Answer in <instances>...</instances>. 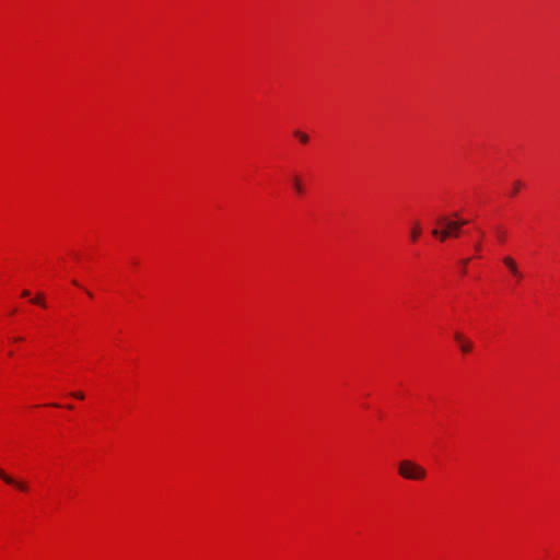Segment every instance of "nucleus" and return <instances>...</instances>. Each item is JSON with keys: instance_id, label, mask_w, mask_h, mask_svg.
<instances>
[{"instance_id": "nucleus-12", "label": "nucleus", "mask_w": 560, "mask_h": 560, "mask_svg": "<svg viewBox=\"0 0 560 560\" xmlns=\"http://www.w3.org/2000/svg\"><path fill=\"white\" fill-rule=\"evenodd\" d=\"M498 238L500 242H504L505 241V233L501 230L498 231Z\"/></svg>"}, {"instance_id": "nucleus-2", "label": "nucleus", "mask_w": 560, "mask_h": 560, "mask_svg": "<svg viewBox=\"0 0 560 560\" xmlns=\"http://www.w3.org/2000/svg\"><path fill=\"white\" fill-rule=\"evenodd\" d=\"M440 224L444 225V230L440 231L434 229L432 231V235L440 237L442 241L448 238L450 236H457L460 229V223L447 220L446 218H440L438 221Z\"/></svg>"}, {"instance_id": "nucleus-7", "label": "nucleus", "mask_w": 560, "mask_h": 560, "mask_svg": "<svg viewBox=\"0 0 560 560\" xmlns=\"http://www.w3.org/2000/svg\"><path fill=\"white\" fill-rule=\"evenodd\" d=\"M421 233L420 225L418 222L415 223L413 229L411 230L410 236L412 241H417Z\"/></svg>"}, {"instance_id": "nucleus-3", "label": "nucleus", "mask_w": 560, "mask_h": 560, "mask_svg": "<svg viewBox=\"0 0 560 560\" xmlns=\"http://www.w3.org/2000/svg\"><path fill=\"white\" fill-rule=\"evenodd\" d=\"M0 479L9 486L16 488L20 491L26 492L28 490V485L23 480L14 479L12 476L8 475L4 470L0 468Z\"/></svg>"}, {"instance_id": "nucleus-15", "label": "nucleus", "mask_w": 560, "mask_h": 560, "mask_svg": "<svg viewBox=\"0 0 560 560\" xmlns=\"http://www.w3.org/2000/svg\"><path fill=\"white\" fill-rule=\"evenodd\" d=\"M458 222L460 223V226H463V225H465V224L467 223V221H466V220H460V221H458Z\"/></svg>"}, {"instance_id": "nucleus-13", "label": "nucleus", "mask_w": 560, "mask_h": 560, "mask_svg": "<svg viewBox=\"0 0 560 560\" xmlns=\"http://www.w3.org/2000/svg\"><path fill=\"white\" fill-rule=\"evenodd\" d=\"M21 295H22L23 298H28V296H30V291H28V290H23V291H22V293H21Z\"/></svg>"}, {"instance_id": "nucleus-4", "label": "nucleus", "mask_w": 560, "mask_h": 560, "mask_svg": "<svg viewBox=\"0 0 560 560\" xmlns=\"http://www.w3.org/2000/svg\"><path fill=\"white\" fill-rule=\"evenodd\" d=\"M454 339L459 345V348L463 352L467 353L471 350V348H472L471 341L468 340L467 338H465L463 334L456 331L454 334Z\"/></svg>"}, {"instance_id": "nucleus-14", "label": "nucleus", "mask_w": 560, "mask_h": 560, "mask_svg": "<svg viewBox=\"0 0 560 560\" xmlns=\"http://www.w3.org/2000/svg\"><path fill=\"white\" fill-rule=\"evenodd\" d=\"M468 262H469V259L462 260V264H463L464 268L467 266Z\"/></svg>"}, {"instance_id": "nucleus-11", "label": "nucleus", "mask_w": 560, "mask_h": 560, "mask_svg": "<svg viewBox=\"0 0 560 560\" xmlns=\"http://www.w3.org/2000/svg\"><path fill=\"white\" fill-rule=\"evenodd\" d=\"M71 396L74 397V398H78V399H83L84 398V395H83L82 392L71 393Z\"/></svg>"}, {"instance_id": "nucleus-16", "label": "nucleus", "mask_w": 560, "mask_h": 560, "mask_svg": "<svg viewBox=\"0 0 560 560\" xmlns=\"http://www.w3.org/2000/svg\"><path fill=\"white\" fill-rule=\"evenodd\" d=\"M475 248H476L477 250H479V249H480V244H476Z\"/></svg>"}, {"instance_id": "nucleus-8", "label": "nucleus", "mask_w": 560, "mask_h": 560, "mask_svg": "<svg viewBox=\"0 0 560 560\" xmlns=\"http://www.w3.org/2000/svg\"><path fill=\"white\" fill-rule=\"evenodd\" d=\"M293 187L298 194H303V186L298 177L293 178Z\"/></svg>"}, {"instance_id": "nucleus-1", "label": "nucleus", "mask_w": 560, "mask_h": 560, "mask_svg": "<svg viewBox=\"0 0 560 560\" xmlns=\"http://www.w3.org/2000/svg\"><path fill=\"white\" fill-rule=\"evenodd\" d=\"M398 472L401 477L409 480H421L425 477L423 467L407 459L399 463Z\"/></svg>"}, {"instance_id": "nucleus-10", "label": "nucleus", "mask_w": 560, "mask_h": 560, "mask_svg": "<svg viewBox=\"0 0 560 560\" xmlns=\"http://www.w3.org/2000/svg\"><path fill=\"white\" fill-rule=\"evenodd\" d=\"M521 185H522V184H521V182H520V180L514 182V184H513L512 195L517 194L518 189L521 188Z\"/></svg>"}, {"instance_id": "nucleus-9", "label": "nucleus", "mask_w": 560, "mask_h": 560, "mask_svg": "<svg viewBox=\"0 0 560 560\" xmlns=\"http://www.w3.org/2000/svg\"><path fill=\"white\" fill-rule=\"evenodd\" d=\"M294 135H295V137H298L300 139V141L302 143H306L308 141V136L306 133H304V132H301V131L296 130L294 132Z\"/></svg>"}, {"instance_id": "nucleus-5", "label": "nucleus", "mask_w": 560, "mask_h": 560, "mask_svg": "<svg viewBox=\"0 0 560 560\" xmlns=\"http://www.w3.org/2000/svg\"><path fill=\"white\" fill-rule=\"evenodd\" d=\"M503 262L509 268V270L512 272L513 276H515L517 279L522 278V273L520 272L517 265L512 257H510V256L504 257Z\"/></svg>"}, {"instance_id": "nucleus-6", "label": "nucleus", "mask_w": 560, "mask_h": 560, "mask_svg": "<svg viewBox=\"0 0 560 560\" xmlns=\"http://www.w3.org/2000/svg\"><path fill=\"white\" fill-rule=\"evenodd\" d=\"M31 303L39 305L42 307H46V302H45V299H44V294L40 293V292L37 293L36 296L31 299Z\"/></svg>"}]
</instances>
